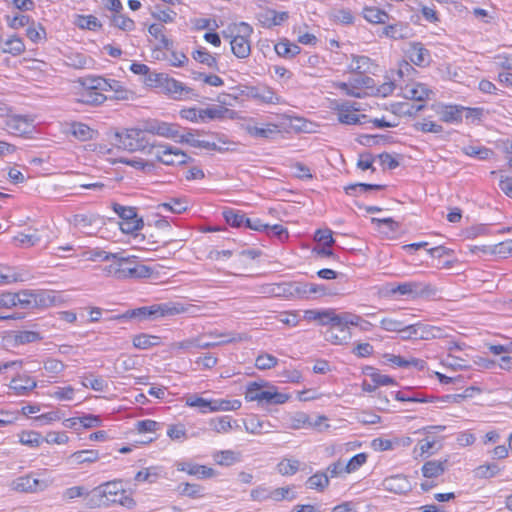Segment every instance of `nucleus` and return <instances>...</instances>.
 I'll use <instances>...</instances> for the list:
<instances>
[{
    "instance_id": "nucleus-1",
    "label": "nucleus",
    "mask_w": 512,
    "mask_h": 512,
    "mask_svg": "<svg viewBox=\"0 0 512 512\" xmlns=\"http://www.w3.org/2000/svg\"><path fill=\"white\" fill-rule=\"evenodd\" d=\"M116 258H112L113 261L110 265L104 268V272L108 276H112L116 279H137L147 278L151 275L152 270L146 265L135 264L132 266L134 256L125 257L122 253H115Z\"/></svg>"
},
{
    "instance_id": "nucleus-2",
    "label": "nucleus",
    "mask_w": 512,
    "mask_h": 512,
    "mask_svg": "<svg viewBox=\"0 0 512 512\" xmlns=\"http://www.w3.org/2000/svg\"><path fill=\"white\" fill-rule=\"evenodd\" d=\"M114 138L115 144L119 148L129 152L141 151L149 155L150 147L155 145L143 134L139 127L116 132Z\"/></svg>"
},
{
    "instance_id": "nucleus-3",
    "label": "nucleus",
    "mask_w": 512,
    "mask_h": 512,
    "mask_svg": "<svg viewBox=\"0 0 512 512\" xmlns=\"http://www.w3.org/2000/svg\"><path fill=\"white\" fill-rule=\"evenodd\" d=\"M148 82L150 84L155 83L162 86L168 93H170L175 99H192L197 97L194 90L182 82L177 81L173 78H169L166 74H150Z\"/></svg>"
},
{
    "instance_id": "nucleus-4",
    "label": "nucleus",
    "mask_w": 512,
    "mask_h": 512,
    "mask_svg": "<svg viewBox=\"0 0 512 512\" xmlns=\"http://www.w3.org/2000/svg\"><path fill=\"white\" fill-rule=\"evenodd\" d=\"M149 156L165 165H183L193 161L182 150L169 145L155 144L154 147H150Z\"/></svg>"
},
{
    "instance_id": "nucleus-5",
    "label": "nucleus",
    "mask_w": 512,
    "mask_h": 512,
    "mask_svg": "<svg viewBox=\"0 0 512 512\" xmlns=\"http://www.w3.org/2000/svg\"><path fill=\"white\" fill-rule=\"evenodd\" d=\"M102 490V494L108 506L113 504H120L122 506L131 508L135 505L134 500L126 495V491L123 488L121 481H110L99 485Z\"/></svg>"
},
{
    "instance_id": "nucleus-6",
    "label": "nucleus",
    "mask_w": 512,
    "mask_h": 512,
    "mask_svg": "<svg viewBox=\"0 0 512 512\" xmlns=\"http://www.w3.org/2000/svg\"><path fill=\"white\" fill-rule=\"evenodd\" d=\"M361 317L351 312H343L336 314L333 309L321 310V317L319 318L320 325H331L334 327H347L350 325H359Z\"/></svg>"
},
{
    "instance_id": "nucleus-7",
    "label": "nucleus",
    "mask_w": 512,
    "mask_h": 512,
    "mask_svg": "<svg viewBox=\"0 0 512 512\" xmlns=\"http://www.w3.org/2000/svg\"><path fill=\"white\" fill-rule=\"evenodd\" d=\"M139 129L146 136L147 134H152L173 140H176L179 136V126L177 124H170L156 119L142 122L139 125Z\"/></svg>"
},
{
    "instance_id": "nucleus-8",
    "label": "nucleus",
    "mask_w": 512,
    "mask_h": 512,
    "mask_svg": "<svg viewBox=\"0 0 512 512\" xmlns=\"http://www.w3.org/2000/svg\"><path fill=\"white\" fill-rule=\"evenodd\" d=\"M435 291L436 289L432 285L418 281L404 282L391 290L394 294L409 295L413 298L429 296L434 294Z\"/></svg>"
},
{
    "instance_id": "nucleus-9",
    "label": "nucleus",
    "mask_w": 512,
    "mask_h": 512,
    "mask_svg": "<svg viewBox=\"0 0 512 512\" xmlns=\"http://www.w3.org/2000/svg\"><path fill=\"white\" fill-rule=\"evenodd\" d=\"M47 487L46 481L33 478L31 475L18 477L11 483L12 490L22 493H35L43 491Z\"/></svg>"
},
{
    "instance_id": "nucleus-10",
    "label": "nucleus",
    "mask_w": 512,
    "mask_h": 512,
    "mask_svg": "<svg viewBox=\"0 0 512 512\" xmlns=\"http://www.w3.org/2000/svg\"><path fill=\"white\" fill-rule=\"evenodd\" d=\"M246 132L254 138L272 139L280 133L276 124L268 123L259 126L258 124L248 123L245 126Z\"/></svg>"
},
{
    "instance_id": "nucleus-11",
    "label": "nucleus",
    "mask_w": 512,
    "mask_h": 512,
    "mask_svg": "<svg viewBox=\"0 0 512 512\" xmlns=\"http://www.w3.org/2000/svg\"><path fill=\"white\" fill-rule=\"evenodd\" d=\"M385 490L396 494H403L411 490V484L406 476L394 475L383 481Z\"/></svg>"
},
{
    "instance_id": "nucleus-12",
    "label": "nucleus",
    "mask_w": 512,
    "mask_h": 512,
    "mask_svg": "<svg viewBox=\"0 0 512 512\" xmlns=\"http://www.w3.org/2000/svg\"><path fill=\"white\" fill-rule=\"evenodd\" d=\"M129 216H123L119 223L120 229L123 233L132 234L143 227V220L138 218L136 210L134 207H131V212H127Z\"/></svg>"
},
{
    "instance_id": "nucleus-13",
    "label": "nucleus",
    "mask_w": 512,
    "mask_h": 512,
    "mask_svg": "<svg viewBox=\"0 0 512 512\" xmlns=\"http://www.w3.org/2000/svg\"><path fill=\"white\" fill-rule=\"evenodd\" d=\"M179 471H184L189 475L198 476L199 478H211L215 475V471L207 466L181 462L177 464Z\"/></svg>"
},
{
    "instance_id": "nucleus-14",
    "label": "nucleus",
    "mask_w": 512,
    "mask_h": 512,
    "mask_svg": "<svg viewBox=\"0 0 512 512\" xmlns=\"http://www.w3.org/2000/svg\"><path fill=\"white\" fill-rule=\"evenodd\" d=\"M408 54L411 62L417 66H425L430 62V52L421 43H412Z\"/></svg>"
},
{
    "instance_id": "nucleus-15",
    "label": "nucleus",
    "mask_w": 512,
    "mask_h": 512,
    "mask_svg": "<svg viewBox=\"0 0 512 512\" xmlns=\"http://www.w3.org/2000/svg\"><path fill=\"white\" fill-rule=\"evenodd\" d=\"M175 141L179 142V143H187L190 146L195 147V148L221 151V149L218 148V145L216 143L204 141V140H198L195 138V135L191 132H187L185 134L179 133V136H178V138H176Z\"/></svg>"
},
{
    "instance_id": "nucleus-16",
    "label": "nucleus",
    "mask_w": 512,
    "mask_h": 512,
    "mask_svg": "<svg viewBox=\"0 0 512 512\" xmlns=\"http://www.w3.org/2000/svg\"><path fill=\"white\" fill-rule=\"evenodd\" d=\"M465 107L457 105L443 106L439 111L438 115L443 122L447 123H459L462 120V114Z\"/></svg>"
},
{
    "instance_id": "nucleus-17",
    "label": "nucleus",
    "mask_w": 512,
    "mask_h": 512,
    "mask_svg": "<svg viewBox=\"0 0 512 512\" xmlns=\"http://www.w3.org/2000/svg\"><path fill=\"white\" fill-rule=\"evenodd\" d=\"M338 110V121L342 124L355 125L362 124L363 120L367 119V115H357L350 111V107L346 104H342L337 107Z\"/></svg>"
},
{
    "instance_id": "nucleus-18",
    "label": "nucleus",
    "mask_w": 512,
    "mask_h": 512,
    "mask_svg": "<svg viewBox=\"0 0 512 512\" xmlns=\"http://www.w3.org/2000/svg\"><path fill=\"white\" fill-rule=\"evenodd\" d=\"M37 386L35 380L28 376H18L11 380L10 388L14 390L17 395H25Z\"/></svg>"
},
{
    "instance_id": "nucleus-19",
    "label": "nucleus",
    "mask_w": 512,
    "mask_h": 512,
    "mask_svg": "<svg viewBox=\"0 0 512 512\" xmlns=\"http://www.w3.org/2000/svg\"><path fill=\"white\" fill-rule=\"evenodd\" d=\"M233 54L240 59L247 58L251 53L250 40L228 36Z\"/></svg>"
},
{
    "instance_id": "nucleus-20",
    "label": "nucleus",
    "mask_w": 512,
    "mask_h": 512,
    "mask_svg": "<svg viewBox=\"0 0 512 512\" xmlns=\"http://www.w3.org/2000/svg\"><path fill=\"white\" fill-rule=\"evenodd\" d=\"M252 32H253V29L249 24H247L245 22H240L238 24L235 23V24L228 26V28L226 30L222 31V36L224 38H228V36H233V37L249 40Z\"/></svg>"
},
{
    "instance_id": "nucleus-21",
    "label": "nucleus",
    "mask_w": 512,
    "mask_h": 512,
    "mask_svg": "<svg viewBox=\"0 0 512 512\" xmlns=\"http://www.w3.org/2000/svg\"><path fill=\"white\" fill-rule=\"evenodd\" d=\"M106 96L97 91L83 89L78 93L77 102L89 106H99L105 102Z\"/></svg>"
},
{
    "instance_id": "nucleus-22",
    "label": "nucleus",
    "mask_w": 512,
    "mask_h": 512,
    "mask_svg": "<svg viewBox=\"0 0 512 512\" xmlns=\"http://www.w3.org/2000/svg\"><path fill=\"white\" fill-rule=\"evenodd\" d=\"M69 133H71L79 141L92 140L96 134L92 128L82 122L70 123Z\"/></svg>"
},
{
    "instance_id": "nucleus-23",
    "label": "nucleus",
    "mask_w": 512,
    "mask_h": 512,
    "mask_svg": "<svg viewBox=\"0 0 512 512\" xmlns=\"http://www.w3.org/2000/svg\"><path fill=\"white\" fill-rule=\"evenodd\" d=\"M0 47L4 53L19 55L25 50V45L21 38L13 35L7 39H0Z\"/></svg>"
},
{
    "instance_id": "nucleus-24",
    "label": "nucleus",
    "mask_w": 512,
    "mask_h": 512,
    "mask_svg": "<svg viewBox=\"0 0 512 512\" xmlns=\"http://www.w3.org/2000/svg\"><path fill=\"white\" fill-rule=\"evenodd\" d=\"M447 460L438 461L430 460L424 463L422 466V474L426 478H436L442 475L446 470Z\"/></svg>"
},
{
    "instance_id": "nucleus-25",
    "label": "nucleus",
    "mask_w": 512,
    "mask_h": 512,
    "mask_svg": "<svg viewBox=\"0 0 512 512\" xmlns=\"http://www.w3.org/2000/svg\"><path fill=\"white\" fill-rule=\"evenodd\" d=\"M433 91L429 89L425 84L416 83L411 88L405 90V97L416 101H425L430 99Z\"/></svg>"
},
{
    "instance_id": "nucleus-26",
    "label": "nucleus",
    "mask_w": 512,
    "mask_h": 512,
    "mask_svg": "<svg viewBox=\"0 0 512 512\" xmlns=\"http://www.w3.org/2000/svg\"><path fill=\"white\" fill-rule=\"evenodd\" d=\"M425 108L424 104H410L408 102H399L391 105L392 113L398 116H415L418 112Z\"/></svg>"
},
{
    "instance_id": "nucleus-27",
    "label": "nucleus",
    "mask_w": 512,
    "mask_h": 512,
    "mask_svg": "<svg viewBox=\"0 0 512 512\" xmlns=\"http://www.w3.org/2000/svg\"><path fill=\"white\" fill-rule=\"evenodd\" d=\"M329 483L328 474L322 471H317L307 479L306 486L309 489L323 492L329 486Z\"/></svg>"
},
{
    "instance_id": "nucleus-28",
    "label": "nucleus",
    "mask_w": 512,
    "mask_h": 512,
    "mask_svg": "<svg viewBox=\"0 0 512 512\" xmlns=\"http://www.w3.org/2000/svg\"><path fill=\"white\" fill-rule=\"evenodd\" d=\"M263 293L273 297H282L290 299V282L268 284L263 287Z\"/></svg>"
},
{
    "instance_id": "nucleus-29",
    "label": "nucleus",
    "mask_w": 512,
    "mask_h": 512,
    "mask_svg": "<svg viewBox=\"0 0 512 512\" xmlns=\"http://www.w3.org/2000/svg\"><path fill=\"white\" fill-rule=\"evenodd\" d=\"M394 397L396 400L402 402L426 403L432 401V398H429L420 392L413 391L410 388L405 391L395 392Z\"/></svg>"
},
{
    "instance_id": "nucleus-30",
    "label": "nucleus",
    "mask_w": 512,
    "mask_h": 512,
    "mask_svg": "<svg viewBox=\"0 0 512 512\" xmlns=\"http://www.w3.org/2000/svg\"><path fill=\"white\" fill-rule=\"evenodd\" d=\"M209 426L217 433H227L234 427H239L237 422L232 421L230 416L212 418L209 421Z\"/></svg>"
},
{
    "instance_id": "nucleus-31",
    "label": "nucleus",
    "mask_w": 512,
    "mask_h": 512,
    "mask_svg": "<svg viewBox=\"0 0 512 512\" xmlns=\"http://www.w3.org/2000/svg\"><path fill=\"white\" fill-rule=\"evenodd\" d=\"M99 459V453L96 450H81L72 453L68 461L75 464L93 463Z\"/></svg>"
},
{
    "instance_id": "nucleus-32",
    "label": "nucleus",
    "mask_w": 512,
    "mask_h": 512,
    "mask_svg": "<svg viewBox=\"0 0 512 512\" xmlns=\"http://www.w3.org/2000/svg\"><path fill=\"white\" fill-rule=\"evenodd\" d=\"M84 497L86 498V505L89 508H97V507H108V502H106L104 495L102 494V490L99 486L95 487L89 492H85Z\"/></svg>"
},
{
    "instance_id": "nucleus-33",
    "label": "nucleus",
    "mask_w": 512,
    "mask_h": 512,
    "mask_svg": "<svg viewBox=\"0 0 512 512\" xmlns=\"http://www.w3.org/2000/svg\"><path fill=\"white\" fill-rule=\"evenodd\" d=\"M383 34L392 39H404L409 36V27L401 22L391 24L383 29Z\"/></svg>"
},
{
    "instance_id": "nucleus-34",
    "label": "nucleus",
    "mask_w": 512,
    "mask_h": 512,
    "mask_svg": "<svg viewBox=\"0 0 512 512\" xmlns=\"http://www.w3.org/2000/svg\"><path fill=\"white\" fill-rule=\"evenodd\" d=\"M241 454L232 450L217 451L213 455L214 461L221 466H230L240 461Z\"/></svg>"
},
{
    "instance_id": "nucleus-35",
    "label": "nucleus",
    "mask_w": 512,
    "mask_h": 512,
    "mask_svg": "<svg viewBox=\"0 0 512 512\" xmlns=\"http://www.w3.org/2000/svg\"><path fill=\"white\" fill-rule=\"evenodd\" d=\"M219 336L224 337L225 339L220 342H203L200 338H196V348L200 349H208L212 347H216L218 345L224 344V343H231L236 341H242L246 339L244 335H235L232 333H224L220 334Z\"/></svg>"
},
{
    "instance_id": "nucleus-36",
    "label": "nucleus",
    "mask_w": 512,
    "mask_h": 512,
    "mask_svg": "<svg viewBox=\"0 0 512 512\" xmlns=\"http://www.w3.org/2000/svg\"><path fill=\"white\" fill-rule=\"evenodd\" d=\"M364 18L374 24H384L388 19L389 15L376 7H365L363 9Z\"/></svg>"
},
{
    "instance_id": "nucleus-37",
    "label": "nucleus",
    "mask_w": 512,
    "mask_h": 512,
    "mask_svg": "<svg viewBox=\"0 0 512 512\" xmlns=\"http://www.w3.org/2000/svg\"><path fill=\"white\" fill-rule=\"evenodd\" d=\"M442 330L438 327L423 323H416L417 337L422 340H429L441 336Z\"/></svg>"
},
{
    "instance_id": "nucleus-38",
    "label": "nucleus",
    "mask_w": 512,
    "mask_h": 512,
    "mask_svg": "<svg viewBox=\"0 0 512 512\" xmlns=\"http://www.w3.org/2000/svg\"><path fill=\"white\" fill-rule=\"evenodd\" d=\"M28 126L29 124L25 117L20 115L9 117L6 120L7 129L14 134L26 133Z\"/></svg>"
},
{
    "instance_id": "nucleus-39",
    "label": "nucleus",
    "mask_w": 512,
    "mask_h": 512,
    "mask_svg": "<svg viewBox=\"0 0 512 512\" xmlns=\"http://www.w3.org/2000/svg\"><path fill=\"white\" fill-rule=\"evenodd\" d=\"M339 329V334L335 333L333 329H329L326 332V340L330 341L336 345H342L348 343L351 338V333L349 331V326L347 327H337Z\"/></svg>"
},
{
    "instance_id": "nucleus-40",
    "label": "nucleus",
    "mask_w": 512,
    "mask_h": 512,
    "mask_svg": "<svg viewBox=\"0 0 512 512\" xmlns=\"http://www.w3.org/2000/svg\"><path fill=\"white\" fill-rule=\"evenodd\" d=\"M385 185L367 184V183H354L344 187L345 193L350 196H357L358 193L368 192L370 190L384 189Z\"/></svg>"
},
{
    "instance_id": "nucleus-41",
    "label": "nucleus",
    "mask_w": 512,
    "mask_h": 512,
    "mask_svg": "<svg viewBox=\"0 0 512 512\" xmlns=\"http://www.w3.org/2000/svg\"><path fill=\"white\" fill-rule=\"evenodd\" d=\"M157 316L156 306L140 307L137 309L127 311L122 317L125 318H138L140 320L152 319Z\"/></svg>"
},
{
    "instance_id": "nucleus-42",
    "label": "nucleus",
    "mask_w": 512,
    "mask_h": 512,
    "mask_svg": "<svg viewBox=\"0 0 512 512\" xmlns=\"http://www.w3.org/2000/svg\"><path fill=\"white\" fill-rule=\"evenodd\" d=\"M300 467V462L293 458H284L277 464V471L283 476L294 475Z\"/></svg>"
},
{
    "instance_id": "nucleus-43",
    "label": "nucleus",
    "mask_w": 512,
    "mask_h": 512,
    "mask_svg": "<svg viewBox=\"0 0 512 512\" xmlns=\"http://www.w3.org/2000/svg\"><path fill=\"white\" fill-rule=\"evenodd\" d=\"M241 407L239 400L212 399L210 412L216 411H234Z\"/></svg>"
},
{
    "instance_id": "nucleus-44",
    "label": "nucleus",
    "mask_w": 512,
    "mask_h": 512,
    "mask_svg": "<svg viewBox=\"0 0 512 512\" xmlns=\"http://www.w3.org/2000/svg\"><path fill=\"white\" fill-rule=\"evenodd\" d=\"M164 27L159 24H152L148 28V32L151 36L155 37L156 39H159L161 45L158 48H164L167 50H171L173 48V41L168 39L163 34Z\"/></svg>"
},
{
    "instance_id": "nucleus-45",
    "label": "nucleus",
    "mask_w": 512,
    "mask_h": 512,
    "mask_svg": "<svg viewBox=\"0 0 512 512\" xmlns=\"http://www.w3.org/2000/svg\"><path fill=\"white\" fill-rule=\"evenodd\" d=\"M226 222L232 227H241L246 220L245 214L239 210L227 208L223 211Z\"/></svg>"
},
{
    "instance_id": "nucleus-46",
    "label": "nucleus",
    "mask_w": 512,
    "mask_h": 512,
    "mask_svg": "<svg viewBox=\"0 0 512 512\" xmlns=\"http://www.w3.org/2000/svg\"><path fill=\"white\" fill-rule=\"evenodd\" d=\"M182 496H187L192 499L203 497V487L198 484L184 483L180 484L177 488Z\"/></svg>"
},
{
    "instance_id": "nucleus-47",
    "label": "nucleus",
    "mask_w": 512,
    "mask_h": 512,
    "mask_svg": "<svg viewBox=\"0 0 512 512\" xmlns=\"http://www.w3.org/2000/svg\"><path fill=\"white\" fill-rule=\"evenodd\" d=\"M98 220L99 218L93 214H76L72 217L71 222L75 227L86 230Z\"/></svg>"
},
{
    "instance_id": "nucleus-48",
    "label": "nucleus",
    "mask_w": 512,
    "mask_h": 512,
    "mask_svg": "<svg viewBox=\"0 0 512 512\" xmlns=\"http://www.w3.org/2000/svg\"><path fill=\"white\" fill-rule=\"evenodd\" d=\"M266 404H283L289 399V395L277 392L274 387L261 393Z\"/></svg>"
},
{
    "instance_id": "nucleus-49",
    "label": "nucleus",
    "mask_w": 512,
    "mask_h": 512,
    "mask_svg": "<svg viewBox=\"0 0 512 512\" xmlns=\"http://www.w3.org/2000/svg\"><path fill=\"white\" fill-rule=\"evenodd\" d=\"M228 111L229 110L227 108H224L222 106H214L205 109H200L198 117L200 118L201 121H205L207 118L220 119L223 118Z\"/></svg>"
},
{
    "instance_id": "nucleus-50",
    "label": "nucleus",
    "mask_w": 512,
    "mask_h": 512,
    "mask_svg": "<svg viewBox=\"0 0 512 512\" xmlns=\"http://www.w3.org/2000/svg\"><path fill=\"white\" fill-rule=\"evenodd\" d=\"M13 295L15 306L19 305L24 309L34 308V291L24 290L18 293H13Z\"/></svg>"
},
{
    "instance_id": "nucleus-51",
    "label": "nucleus",
    "mask_w": 512,
    "mask_h": 512,
    "mask_svg": "<svg viewBox=\"0 0 512 512\" xmlns=\"http://www.w3.org/2000/svg\"><path fill=\"white\" fill-rule=\"evenodd\" d=\"M159 339L160 338L158 336L139 334L133 338V345L139 349H148L152 346L158 345Z\"/></svg>"
},
{
    "instance_id": "nucleus-52",
    "label": "nucleus",
    "mask_w": 512,
    "mask_h": 512,
    "mask_svg": "<svg viewBox=\"0 0 512 512\" xmlns=\"http://www.w3.org/2000/svg\"><path fill=\"white\" fill-rule=\"evenodd\" d=\"M192 57L197 62L207 65L210 68H217V60L206 49L201 48L192 53Z\"/></svg>"
},
{
    "instance_id": "nucleus-53",
    "label": "nucleus",
    "mask_w": 512,
    "mask_h": 512,
    "mask_svg": "<svg viewBox=\"0 0 512 512\" xmlns=\"http://www.w3.org/2000/svg\"><path fill=\"white\" fill-rule=\"evenodd\" d=\"M339 292L328 288L323 284L308 283V297L313 295L315 298L323 296L338 295Z\"/></svg>"
},
{
    "instance_id": "nucleus-54",
    "label": "nucleus",
    "mask_w": 512,
    "mask_h": 512,
    "mask_svg": "<svg viewBox=\"0 0 512 512\" xmlns=\"http://www.w3.org/2000/svg\"><path fill=\"white\" fill-rule=\"evenodd\" d=\"M278 359L269 353L260 354L255 360V366L259 370H269L275 367Z\"/></svg>"
},
{
    "instance_id": "nucleus-55",
    "label": "nucleus",
    "mask_w": 512,
    "mask_h": 512,
    "mask_svg": "<svg viewBox=\"0 0 512 512\" xmlns=\"http://www.w3.org/2000/svg\"><path fill=\"white\" fill-rule=\"evenodd\" d=\"M111 23H112V25H114L115 27H118L119 29H121L123 31H131L135 27V23L131 18H129L123 14H120V13L114 14L111 17Z\"/></svg>"
},
{
    "instance_id": "nucleus-56",
    "label": "nucleus",
    "mask_w": 512,
    "mask_h": 512,
    "mask_svg": "<svg viewBox=\"0 0 512 512\" xmlns=\"http://www.w3.org/2000/svg\"><path fill=\"white\" fill-rule=\"evenodd\" d=\"M159 207L171 211L175 214H180L187 209V201L181 198H173L169 202H165L159 205Z\"/></svg>"
},
{
    "instance_id": "nucleus-57",
    "label": "nucleus",
    "mask_w": 512,
    "mask_h": 512,
    "mask_svg": "<svg viewBox=\"0 0 512 512\" xmlns=\"http://www.w3.org/2000/svg\"><path fill=\"white\" fill-rule=\"evenodd\" d=\"M297 495L293 491L292 487H280L271 490V499L274 501H282V500H294L296 499Z\"/></svg>"
},
{
    "instance_id": "nucleus-58",
    "label": "nucleus",
    "mask_w": 512,
    "mask_h": 512,
    "mask_svg": "<svg viewBox=\"0 0 512 512\" xmlns=\"http://www.w3.org/2000/svg\"><path fill=\"white\" fill-rule=\"evenodd\" d=\"M463 153L470 157H476L481 160L488 159L492 155V151L486 147L466 146L462 149Z\"/></svg>"
},
{
    "instance_id": "nucleus-59",
    "label": "nucleus",
    "mask_w": 512,
    "mask_h": 512,
    "mask_svg": "<svg viewBox=\"0 0 512 512\" xmlns=\"http://www.w3.org/2000/svg\"><path fill=\"white\" fill-rule=\"evenodd\" d=\"M266 385H268V383L260 384V383H257V382H251L248 385L247 391H246V394H245L246 400L262 402L263 401V397H262L261 393H263L264 391L261 390V388L263 386H266Z\"/></svg>"
},
{
    "instance_id": "nucleus-60",
    "label": "nucleus",
    "mask_w": 512,
    "mask_h": 512,
    "mask_svg": "<svg viewBox=\"0 0 512 512\" xmlns=\"http://www.w3.org/2000/svg\"><path fill=\"white\" fill-rule=\"evenodd\" d=\"M291 298H308V283L293 281L290 282Z\"/></svg>"
},
{
    "instance_id": "nucleus-61",
    "label": "nucleus",
    "mask_w": 512,
    "mask_h": 512,
    "mask_svg": "<svg viewBox=\"0 0 512 512\" xmlns=\"http://www.w3.org/2000/svg\"><path fill=\"white\" fill-rule=\"evenodd\" d=\"M20 442L31 447H38L42 442L41 434L35 431L23 432L20 436Z\"/></svg>"
},
{
    "instance_id": "nucleus-62",
    "label": "nucleus",
    "mask_w": 512,
    "mask_h": 512,
    "mask_svg": "<svg viewBox=\"0 0 512 512\" xmlns=\"http://www.w3.org/2000/svg\"><path fill=\"white\" fill-rule=\"evenodd\" d=\"M353 62L356 64L352 66V71L358 74H365L369 72L371 66V60L366 56H353Z\"/></svg>"
},
{
    "instance_id": "nucleus-63",
    "label": "nucleus",
    "mask_w": 512,
    "mask_h": 512,
    "mask_svg": "<svg viewBox=\"0 0 512 512\" xmlns=\"http://www.w3.org/2000/svg\"><path fill=\"white\" fill-rule=\"evenodd\" d=\"M413 127L415 130L424 133L430 132L434 134H439L443 132V127L439 124H436L433 121L417 122L413 125Z\"/></svg>"
},
{
    "instance_id": "nucleus-64",
    "label": "nucleus",
    "mask_w": 512,
    "mask_h": 512,
    "mask_svg": "<svg viewBox=\"0 0 512 512\" xmlns=\"http://www.w3.org/2000/svg\"><path fill=\"white\" fill-rule=\"evenodd\" d=\"M14 240L24 247H31L39 243L41 238L36 232L31 234L19 233L14 237Z\"/></svg>"
}]
</instances>
